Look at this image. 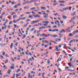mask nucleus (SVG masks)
<instances>
[{
  "instance_id": "de8ad7c7",
  "label": "nucleus",
  "mask_w": 78,
  "mask_h": 78,
  "mask_svg": "<svg viewBox=\"0 0 78 78\" xmlns=\"http://www.w3.org/2000/svg\"><path fill=\"white\" fill-rule=\"evenodd\" d=\"M34 5H35V6H39V5H38V4H37L35 3H34Z\"/></svg>"
},
{
  "instance_id": "393cba45",
  "label": "nucleus",
  "mask_w": 78,
  "mask_h": 78,
  "mask_svg": "<svg viewBox=\"0 0 78 78\" xmlns=\"http://www.w3.org/2000/svg\"><path fill=\"white\" fill-rule=\"evenodd\" d=\"M12 5H15L16 3V2H12Z\"/></svg>"
},
{
  "instance_id": "a878e982",
  "label": "nucleus",
  "mask_w": 78,
  "mask_h": 78,
  "mask_svg": "<svg viewBox=\"0 0 78 78\" xmlns=\"http://www.w3.org/2000/svg\"><path fill=\"white\" fill-rule=\"evenodd\" d=\"M71 64H72V63H68V65H69V66L70 67H71Z\"/></svg>"
},
{
  "instance_id": "bf43d9fd",
  "label": "nucleus",
  "mask_w": 78,
  "mask_h": 78,
  "mask_svg": "<svg viewBox=\"0 0 78 78\" xmlns=\"http://www.w3.org/2000/svg\"><path fill=\"white\" fill-rule=\"evenodd\" d=\"M46 11L47 13H49V12H50V11H49V10H46Z\"/></svg>"
},
{
  "instance_id": "774afa93",
  "label": "nucleus",
  "mask_w": 78,
  "mask_h": 78,
  "mask_svg": "<svg viewBox=\"0 0 78 78\" xmlns=\"http://www.w3.org/2000/svg\"><path fill=\"white\" fill-rule=\"evenodd\" d=\"M59 35H60V36H62V35L61 34L58 33Z\"/></svg>"
},
{
  "instance_id": "2f4dec72",
  "label": "nucleus",
  "mask_w": 78,
  "mask_h": 78,
  "mask_svg": "<svg viewBox=\"0 0 78 78\" xmlns=\"http://www.w3.org/2000/svg\"><path fill=\"white\" fill-rule=\"evenodd\" d=\"M48 25V23H46V24H43V25H44V26H47Z\"/></svg>"
},
{
  "instance_id": "69168bd1",
  "label": "nucleus",
  "mask_w": 78,
  "mask_h": 78,
  "mask_svg": "<svg viewBox=\"0 0 78 78\" xmlns=\"http://www.w3.org/2000/svg\"><path fill=\"white\" fill-rule=\"evenodd\" d=\"M24 16V14H22L21 15L20 17H23Z\"/></svg>"
},
{
  "instance_id": "ddd939ff",
  "label": "nucleus",
  "mask_w": 78,
  "mask_h": 78,
  "mask_svg": "<svg viewBox=\"0 0 78 78\" xmlns=\"http://www.w3.org/2000/svg\"><path fill=\"white\" fill-rule=\"evenodd\" d=\"M13 43H11V45L10 46V47L11 48H12V47H13Z\"/></svg>"
},
{
  "instance_id": "2eb2a0df",
  "label": "nucleus",
  "mask_w": 78,
  "mask_h": 78,
  "mask_svg": "<svg viewBox=\"0 0 78 78\" xmlns=\"http://www.w3.org/2000/svg\"><path fill=\"white\" fill-rule=\"evenodd\" d=\"M69 36H73V34L72 33H70L69 34Z\"/></svg>"
},
{
  "instance_id": "39448f33",
  "label": "nucleus",
  "mask_w": 78,
  "mask_h": 78,
  "mask_svg": "<svg viewBox=\"0 0 78 78\" xmlns=\"http://www.w3.org/2000/svg\"><path fill=\"white\" fill-rule=\"evenodd\" d=\"M42 23H49V22L48 21H42Z\"/></svg>"
},
{
  "instance_id": "4468645a",
  "label": "nucleus",
  "mask_w": 78,
  "mask_h": 78,
  "mask_svg": "<svg viewBox=\"0 0 78 78\" xmlns=\"http://www.w3.org/2000/svg\"><path fill=\"white\" fill-rule=\"evenodd\" d=\"M51 27L50 26H47L45 28H51Z\"/></svg>"
},
{
  "instance_id": "09e8293b",
  "label": "nucleus",
  "mask_w": 78,
  "mask_h": 78,
  "mask_svg": "<svg viewBox=\"0 0 78 78\" xmlns=\"http://www.w3.org/2000/svg\"><path fill=\"white\" fill-rule=\"evenodd\" d=\"M31 75V73H28V76H30Z\"/></svg>"
},
{
  "instance_id": "412c9836",
  "label": "nucleus",
  "mask_w": 78,
  "mask_h": 78,
  "mask_svg": "<svg viewBox=\"0 0 78 78\" xmlns=\"http://www.w3.org/2000/svg\"><path fill=\"white\" fill-rule=\"evenodd\" d=\"M58 37V36L57 35H53V37Z\"/></svg>"
},
{
  "instance_id": "1a4fd4ad",
  "label": "nucleus",
  "mask_w": 78,
  "mask_h": 78,
  "mask_svg": "<svg viewBox=\"0 0 78 78\" xmlns=\"http://www.w3.org/2000/svg\"><path fill=\"white\" fill-rule=\"evenodd\" d=\"M36 9V7H33L30 9V10H34Z\"/></svg>"
},
{
  "instance_id": "5701e85b",
  "label": "nucleus",
  "mask_w": 78,
  "mask_h": 78,
  "mask_svg": "<svg viewBox=\"0 0 78 78\" xmlns=\"http://www.w3.org/2000/svg\"><path fill=\"white\" fill-rule=\"evenodd\" d=\"M15 75H16V74L14 73L13 74V76L11 78H15Z\"/></svg>"
},
{
  "instance_id": "e2e57ef3",
  "label": "nucleus",
  "mask_w": 78,
  "mask_h": 78,
  "mask_svg": "<svg viewBox=\"0 0 78 78\" xmlns=\"http://www.w3.org/2000/svg\"><path fill=\"white\" fill-rule=\"evenodd\" d=\"M57 26H53V28H56Z\"/></svg>"
},
{
  "instance_id": "a211bd4d",
  "label": "nucleus",
  "mask_w": 78,
  "mask_h": 78,
  "mask_svg": "<svg viewBox=\"0 0 78 78\" xmlns=\"http://www.w3.org/2000/svg\"><path fill=\"white\" fill-rule=\"evenodd\" d=\"M28 8H29L28 6H25L24 7V9H28Z\"/></svg>"
},
{
  "instance_id": "3c124183",
  "label": "nucleus",
  "mask_w": 78,
  "mask_h": 78,
  "mask_svg": "<svg viewBox=\"0 0 78 78\" xmlns=\"http://www.w3.org/2000/svg\"><path fill=\"white\" fill-rule=\"evenodd\" d=\"M30 20L29 19H27L26 21V22H28V21H30Z\"/></svg>"
},
{
  "instance_id": "4be33fe9",
  "label": "nucleus",
  "mask_w": 78,
  "mask_h": 78,
  "mask_svg": "<svg viewBox=\"0 0 78 78\" xmlns=\"http://www.w3.org/2000/svg\"><path fill=\"white\" fill-rule=\"evenodd\" d=\"M28 78H33V76L31 75V76H28Z\"/></svg>"
},
{
  "instance_id": "f03ea898",
  "label": "nucleus",
  "mask_w": 78,
  "mask_h": 78,
  "mask_svg": "<svg viewBox=\"0 0 78 78\" xmlns=\"http://www.w3.org/2000/svg\"><path fill=\"white\" fill-rule=\"evenodd\" d=\"M39 21V20H37V21H34L33 22H31V24H33V23H35L38 22Z\"/></svg>"
},
{
  "instance_id": "c9c22d12",
  "label": "nucleus",
  "mask_w": 78,
  "mask_h": 78,
  "mask_svg": "<svg viewBox=\"0 0 78 78\" xmlns=\"http://www.w3.org/2000/svg\"><path fill=\"white\" fill-rule=\"evenodd\" d=\"M12 21H11L9 23V25H11V24H12Z\"/></svg>"
},
{
  "instance_id": "603ef678",
  "label": "nucleus",
  "mask_w": 78,
  "mask_h": 78,
  "mask_svg": "<svg viewBox=\"0 0 78 78\" xmlns=\"http://www.w3.org/2000/svg\"><path fill=\"white\" fill-rule=\"evenodd\" d=\"M73 42H74V43H75L76 42V40L75 39H73Z\"/></svg>"
},
{
  "instance_id": "c85d7f7f",
  "label": "nucleus",
  "mask_w": 78,
  "mask_h": 78,
  "mask_svg": "<svg viewBox=\"0 0 78 78\" xmlns=\"http://www.w3.org/2000/svg\"><path fill=\"white\" fill-rule=\"evenodd\" d=\"M29 18H30V19H33V16H29Z\"/></svg>"
},
{
  "instance_id": "c03bdc74",
  "label": "nucleus",
  "mask_w": 78,
  "mask_h": 78,
  "mask_svg": "<svg viewBox=\"0 0 78 78\" xmlns=\"http://www.w3.org/2000/svg\"><path fill=\"white\" fill-rule=\"evenodd\" d=\"M72 8V7H71V6H70L69 7V11H71V8Z\"/></svg>"
},
{
  "instance_id": "6e6d98bb",
  "label": "nucleus",
  "mask_w": 78,
  "mask_h": 78,
  "mask_svg": "<svg viewBox=\"0 0 78 78\" xmlns=\"http://www.w3.org/2000/svg\"><path fill=\"white\" fill-rule=\"evenodd\" d=\"M2 55H3V56H4V55H5V52H3L2 53Z\"/></svg>"
},
{
  "instance_id": "6ab92c4d",
  "label": "nucleus",
  "mask_w": 78,
  "mask_h": 78,
  "mask_svg": "<svg viewBox=\"0 0 78 78\" xmlns=\"http://www.w3.org/2000/svg\"><path fill=\"white\" fill-rule=\"evenodd\" d=\"M20 69H19L18 70H16V72L17 73H18V72H20Z\"/></svg>"
},
{
  "instance_id": "a18cd8bd",
  "label": "nucleus",
  "mask_w": 78,
  "mask_h": 78,
  "mask_svg": "<svg viewBox=\"0 0 78 78\" xmlns=\"http://www.w3.org/2000/svg\"><path fill=\"white\" fill-rule=\"evenodd\" d=\"M17 5H16L14 7H15V8H17Z\"/></svg>"
},
{
  "instance_id": "aec40b11",
  "label": "nucleus",
  "mask_w": 78,
  "mask_h": 78,
  "mask_svg": "<svg viewBox=\"0 0 78 78\" xmlns=\"http://www.w3.org/2000/svg\"><path fill=\"white\" fill-rule=\"evenodd\" d=\"M17 17V15H15L13 16V18H16V17Z\"/></svg>"
},
{
  "instance_id": "9d476101",
  "label": "nucleus",
  "mask_w": 78,
  "mask_h": 78,
  "mask_svg": "<svg viewBox=\"0 0 78 78\" xmlns=\"http://www.w3.org/2000/svg\"><path fill=\"white\" fill-rule=\"evenodd\" d=\"M50 41L51 42H52L53 43H54V44H57V42L56 41H53L52 40H50Z\"/></svg>"
},
{
  "instance_id": "864d4df0",
  "label": "nucleus",
  "mask_w": 78,
  "mask_h": 78,
  "mask_svg": "<svg viewBox=\"0 0 78 78\" xmlns=\"http://www.w3.org/2000/svg\"><path fill=\"white\" fill-rule=\"evenodd\" d=\"M13 22H14V23H16V20H13Z\"/></svg>"
},
{
  "instance_id": "f704fd0d",
  "label": "nucleus",
  "mask_w": 78,
  "mask_h": 78,
  "mask_svg": "<svg viewBox=\"0 0 78 78\" xmlns=\"http://www.w3.org/2000/svg\"><path fill=\"white\" fill-rule=\"evenodd\" d=\"M44 18H48V16H44Z\"/></svg>"
},
{
  "instance_id": "5fc2aeb1",
  "label": "nucleus",
  "mask_w": 78,
  "mask_h": 78,
  "mask_svg": "<svg viewBox=\"0 0 78 78\" xmlns=\"http://www.w3.org/2000/svg\"><path fill=\"white\" fill-rule=\"evenodd\" d=\"M34 30V28H33L31 29V31H33Z\"/></svg>"
},
{
  "instance_id": "f3484780",
  "label": "nucleus",
  "mask_w": 78,
  "mask_h": 78,
  "mask_svg": "<svg viewBox=\"0 0 78 78\" xmlns=\"http://www.w3.org/2000/svg\"><path fill=\"white\" fill-rule=\"evenodd\" d=\"M65 1H59V2H60V3H65Z\"/></svg>"
},
{
  "instance_id": "052dcab7",
  "label": "nucleus",
  "mask_w": 78,
  "mask_h": 78,
  "mask_svg": "<svg viewBox=\"0 0 78 78\" xmlns=\"http://www.w3.org/2000/svg\"><path fill=\"white\" fill-rule=\"evenodd\" d=\"M5 56H6V57H9V56L7 54H6L5 55Z\"/></svg>"
},
{
  "instance_id": "79ce46f5",
  "label": "nucleus",
  "mask_w": 78,
  "mask_h": 78,
  "mask_svg": "<svg viewBox=\"0 0 78 78\" xmlns=\"http://www.w3.org/2000/svg\"><path fill=\"white\" fill-rule=\"evenodd\" d=\"M49 50H51V49H52V47H51V46H50L49 48Z\"/></svg>"
},
{
  "instance_id": "13d9d810",
  "label": "nucleus",
  "mask_w": 78,
  "mask_h": 78,
  "mask_svg": "<svg viewBox=\"0 0 78 78\" xmlns=\"http://www.w3.org/2000/svg\"><path fill=\"white\" fill-rule=\"evenodd\" d=\"M18 76H19V75L17 74H16V78H18Z\"/></svg>"
},
{
  "instance_id": "0eeeda50",
  "label": "nucleus",
  "mask_w": 78,
  "mask_h": 78,
  "mask_svg": "<svg viewBox=\"0 0 78 78\" xmlns=\"http://www.w3.org/2000/svg\"><path fill=\"white\" fill-rule=\"evenodd\" d=\"M41 8L42 9H46V7H41Z\"/></svg>"
},
{
  "instance_id": "7ed1b4c3",
  "label": "nucleus",
  "mask_w": 78,
  "mask_h": 78,
  "mask_svg": "<svg viewBox=\"0 0 78 78\" xmlns=\"http://www.w3.org/2000/svg\"><path fill=\"white\" fill-rule=\"evenodd\" d=\"M76 18V16H74L73 18H72L71 19V20L69 21V22H73V21H72V20H73V19H75Z\"/></svg>"
},
{
  "instance_id": "cd10ccee",
  "label": "nucleus",
  "mask_w": 78,
  "mask_h": 78,
  "mask_svg": "<svg viewBox=\"0 0 78 78\" xmlns=\"http://www.w3.org/2000/svg\"><path fill=\"white\" fill-rule=\"evenodd\" d=\"M75 70H72V69H69L68 71H69V72H73V71H74Z\"/></svg>"
},
{
  "instance_id": "37998d69",
  "label": "nucleus",
  "mask_w": 78,
  "mask_h": 78,
  "mask_svg": "<svg viewBox=\"0 0 78 78\" xmlns=\"http://www.w3.org/2000/svg\"><path fill=\"white\" fill-rule=\"evenodd\" d=\"M61 60V58H59L58 59V61H60Z\"/></svg>"
},
{
  "instance_id": "473e14b6",
  "label": "nucleus",
  "mask_w": 78,
  "mask_h": 78,
  "mask_svg": "<svg viewBox=\"0 0 78 78\" xmlns=\"http://www.w3.org/2000/svg\"><path fill=\"white\" fill-rule=\"evenodd\" d=\"M5 64H6V62H7V63H8V59H7L6 60V62L5 61Z\"/></svg>"
},
{
  "instance_id": "e433bc0d",
  "label": "nucleus",
  "mask_w": 78,
  "mask_h": 78,
  "mask_svg": "<svg viewBox=\"0 0 78 78\" xmlns=\"http://www.w3.org/2000/svg\"><path fill=\"white\" fill-rule=\"evenodd\" d=\"M27 26V24H25L23 25V27H24V28H25Z\"/></svg>"
},
{
  "instance_id": "f8f14e48",
  "label": "nucleus",
  "mask_w": 78,
  "mask_h": 78,
  "mask_svg": "<svg viewBox=\"0 0 78 78\" xmlns=\"http://www.w3.org/2000/svg\"><path fill=\"white\" fill-rule=\"evenodd\" d=\"M35 16H36V17H39V18H40L41 17V16H39V15H35Z\"/></svg>"
},
{
  "instance_id": "680f3d73",
  "label": "nucleus",
  "mask_w": 78,
  "mask_h": 78,
  "mask_svg": "<svg viewBox=\"0 0 78 78\" xmlns=\"http://www.w3.org/2000/svg\"><path fill=\"white\" fill-rule=\"evenodd\" d=\"M1 58H2V59H3V58H4V57H3V56L2 55H1Z\"/></svg>"
},
{
  "instance_id": "72a5a7b5",
  "label": "nucleus",
  "mask_w": 78,
  "mask_h": 78,
  "mask_svg": "<svg viewBox=\"0 0 78 78\" xmlns=\"http://www.w3.org/2000/svg\"><path fill=\"white\" fill-rule=\"evenodd\" d=\"M62 31L63 32H64V33H65L66 30H64L63 29H62Z\"/></svg>"
},
{
  "instance_id": "c756f323",
  "label": "nucleus",
  "mask_w": 78,
  "mask_h": 78,
  "mask_svg": "<svg viewBox=\"0 0 78 78\" xmlns=\"http://www.w3.org/2000/svg\"><path fill=\"white\" fill-rule=\"evenodd\" d=\"M10 69H14V67L13 66H10Z\"/></svg>"
},
{
  "instance_id": "8fccbe9b",
  "label": "nucleus",
  "mask_w": 78,
  "mask_h": 78,
  "mask_svg": "<svg viewBox=\"0 0 78 78\" xmlns=\"http://www.w3.org/2000/svg\"><path fill=\"white\" fill-rule=\"evenodd\" d=\"M44 41V42H45V43H48V42H49V41Z\"/></svg>"
},
{
  "instance_id": "49530a36",
  "label": "nucleus",
  "mask_w": 78,
  "mask_h": 78,
  "mask_svg": "<svg viewBox=\"0 0 78 78\" xmlns=\"http://www.w3.org/2000/svg\"><path fill=\"white\" fill-rule=\"evenodd\" d=\"M55 48L57 49H58V46H56Z\"/></svg>"
},
{
  "instance_id": "0e129e2a",
  "label": "nucleus",
  "mask_w": 78,
  "mask_h": 78,
  "mask_svg": "<svg viewBox=\"0 0 78 78\" xmlns=\"http://www.w3.org/2000/svg\"><path fill=\"white\" fill-rule=\"evenodd\" d=\"M49 31H52L53 32V30L49 29L48 30Z\"/></svg>"
},
{
  "instance_id": "4d7b16f0",
  "label": "nucleus",
  "mask_w": 78,
  "mask_h": 78,
  "mask_svg": "<svg viewBox=\"0 0 78 78\" xmlns=\"http://www.w3.org/2000/svg\"><path fill=\"white\" fill-rule=\"evenodd\" d=\"M67 48H68V49H69V50H71V48H70V47H69L68 46V47H67Z\"/></svg>"
},
{
  "instance_id": "423d86ee",
  "label": "nucleus",
  "mask_w": 78,
  "mask_h": 78,
  "mask_svg": "<svg viewBox=\"0 0 78 78\" xmlns=\"http://www.w3.org/2000/svg\"><path fill=\"white\" fill-rule=\"evenodd\" d=\"M78 33V30H76L75 31H74L73 32V34H75V33Z\"/></svg>"
},
{
  "instance_id": "a19ab883",
  "label": "nucleus",
  "mask_w": 78,
  "mask_h": 78,
  "mask_svg": "<svg viewBox=\"0 0 78 78\" xmlns=\"http://www.w3.org/2000/svg\"><path fill=\"white\" fill-rule=\"evenodd\" d=\"M9 19H11V15H9Z\"/></svg>"
},
{
  "instance_id": "b1692460",
  "label": "nucleus",
  "mask_w": 78,
  "mask_h": 78,
  "mask_svg": "<svg viewBox=\"0 0 78 78\" xmlns=\"http://www.w3.org/2000/svg\"><path fill=\"white\" fill-rule=\"evenodd\" d=\"M16 5L18 6H19L20 5H21V4H20V3H19L18 4H17Z\"/></svg>"
},
{
  "instance_id": "58836bf2",
  "label": "nucleus",
  "mask_w": 78,
  "mask_h": 78,
  "mask_svg": "<svg viewBox=\"0 0 78 78\" xmlns=\"http://www.w3.org/2000/svg\"><path fill=\"white\" fill-rule=\"evenodd\" d=\"M75 12H74L73 13V14H72V16H75Z\"/></svg>"
},
{
  "instance_id": "f257e3e1",
  "label": "nucleus",
  "mask_w": 78,
  "mask_h": 78,
  "mask_svg": "<svg viewBox=\"0 0 78 78\" xmlns=\"http://www.w3.org/2000/svg\"><path fill=\"white\" fill-rule=\"evenodd\" d=\"M50 35V34H42V36H45V37H48Z\"/></svg>"
},
{
  "instance_id": "dca6fc26",
  "label": "nucleus",
  "mask_w": 78,
  "mask_h": 78,
  "mask_svg": "<svg viewBox=\"0 0 78 78\" xmlns=\"http://www.w3.org/2000/svg\"><path fill=\"white\" fill-rule=\"evenodd\" d=\"M74 3H75V2H73L72 3H71V2L69 3V4L70 5H74Z\"/></svg>"
},
{
  "instance_id": "7c9ffc66",
  "label": "nucleus",
  "mask_w": 78,
  "mask_h": 78,
  "mask_svg": "<svg viewBox=\"0 0 78 78\" xmlns=\"http://www.w3.org/2000/svg\"><path fill=\"white\" fill-rule=\"evenodd\" d=\"M39 26L38 24H35L34 25V27H38Z\"/></svg>"
},
{
  "instance_id": "338daca9",
  "label": "nucleus",
  "mask_w": 78,
  "mask_h": 78,
  "mask_svg": "<svg viewBox=\"0 0 78 78\" xmlns=\"http://www.w3.org/2000/svg\"><path fill=\"white\" fill-rule=\"evenodd\" d=\"M32 13L33 14H35V13L34 11L32 12Z\"/></svg>"
},
{
  "instance_id": "4c0bfd02",
  "label": "nucleus",
  "mask_w": 78,
  "mask_h": 78,
  "mask_svg": "<svg viewBox=\"0 0 78 78\" xmlns=\"http://www.w3.org/2000/svg\"><path fill=\"white\" fill-rule=\"evenodd\" d=\"M69 68V67H68V66H66L65 67V69H68Z\"/></svg>"
},
{
  "instance_id": "bb28decb",
  "label": "nucleus",
  "mask_w": 78,
  "mask_h": 78,
  "mask_svg": "<svg viewBox=\"0 0 78 78\" xmlns=\"http://www.w3.org/2000/svg\"><path fill=\"white\" fill-rule=\"evenodd\" d=\"M73 40L69 41V43H73Z\"/></svg>"
},
{
  "instance_id": "20e7f679",
  "label": "nucleus",
  "mask_w": 78,
  "mask_h": 78,
  "mask_svg": "<svg viewBox=\"0 0 78 78\" xmlns=\"http://www.w3.org/2000/svg\"><path fill=\"white\" fill-rule=\"evenodd\" d=\"M12 72V70H11V69H9L8 70V73L9 74H10V73H11Z\"/></svg>"
},
{
  "instance_id": "6e6552de",
  "label": "nucleus",
  "mask_w": 78,
  "mask_h": 78,
  "mask_svg": "<svg viewBox=\"0 0 78 78\" xmlns=\"http://www.w3.org/2000/svg\"><path fill=\"white\" fill-rule=\"evenodd\" d=\"M63 9L64 10H67V9H69V7L67 6L66 8H63Z\"/></svg>"
},
{
  "instance_id": "ea45409f",
  "label": "nucleus",
  "mask_w": 78,
  "mask_h": 78,
  "mask_svg": "<svg viewBox=\"0 0 78 78\" xmlns=\"http://www.w3.org/2000/svg\"><path fill=\"white\" fill-rule=\"evenodd\" d=\"M58 3H55L54 4H53V6H55V5H57Z\"/></svg>"
},
{
  "instance_id": "9b49d317",
  "label": "nucleus",
  "mask_w": 78,
  "mask_h": 78,
  "mask_svg": "<svg viewBox=\"0 0 78 78\" xmlns=\"http://www.w3.org/2000/svg\"><path fill=\"white\" fill-rule=\"evenodd\" d=\"M62 17L64 19H67V17H66V16H62Z\"/></svg>"
}]
</instances>
